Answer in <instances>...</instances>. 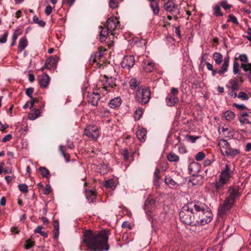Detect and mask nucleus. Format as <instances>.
Returning a JSON list of instances; mask_svg holds the SVG:
<instances>
[{"label":"nucleus","mask_w":251,"mask_h":251,"mask_svg":"<svg viewBox=\"0 0 251 251\" xmlns=\"http://www.w3.org/2000/svg\"><path fill=\"white\" fill-rule=\"evenodd\" d=\"M179 216L181 222L185 225L197 226L210 222L213 214L205 203L195 200L188 201L181 208Z\"/></svg>","instance_id":"1"},{"label":"nucleus","mask_w":251,"mask_h":251,"mask_svg":"<svg viewBox=\"0 0 251 251\" xmlns=\"http://www.w3.org/2000/svg\"><path fill=\"white\" fill-rule=\"evenodd\" d=\"M109 230L105 229L98 233L91 230L87 231L83 235V241L87 248V251H108L110 246L108 243Z\"/></svg>","instance_id":"2"},{"label":"nucleus","mask_w":251,"mask_h":251,"mask_svg":"<svg viewBox=\"0 0 251 251\" xmlns=\"http://www.w3.org/2000/svg\"><path fill=\"white\" fill-rule=\"evenodd\" d=\"M218 146H219L220 148L222 155L231 159L234 158L240 153L239 150L232 148L229 143L227 142V140L224 139H222L219 141Z\"/></svg>","instance_id":"3"},{"label":"nucleus","mask_w":251,"mask_h":251,"mask_svg":"<svg viewBox=\"0 0 251 251\" xmlns=\"http://www.w3.org/2000/svg\"><path fill=\"white\" fill-rule=\"evenodd\" d=\"M151 91L149 87H140L135 93L136 101L141 104H147L151 99Z\"/></svg>","instance_id":"4"},{"label":"nucleus","mask_w":251,"mask_h":251,"mask_svg":"<svg viewBox=\"0 0 251 251\" xmlns=\"http://www.w3.org/2000/svg\"><path fill=\"white\" fill-rule=\"evenodd\" d=\"M116 78L114 77H108L104 75L101 77L99 85L106 91H110L111 89L117 87Z\"/></svg>","instance_id":"5"},{"label":"nucleus","mask_w":251,"mask_h":251,"mask_svg":"<svg viewBox=\"0 0 251 251\" xmlns=\"http://www.w3.org/2000/svg\"><path fill=\"white\" fill-rule=\"evenodd\" d=\"M178 93L177 88L175 87L171 88L170 92L168 94L165 99V102L167 106H174L178 102L179 99L177 97Z\"/></svg>","instance_id":"6"},{"label":"nucleus","mask_w":251,"mask_h":251,"mask_svg":"<svg viewBox=\"0 0 251 251\" xmlns=\"http://www.w3.org/2000/svg\"><path fill=\"white\" fill-rule=\"evenodd\" d=\"M84 134L88 138L96 140L100 136L99 128L96 125L87 126L84 130Z\"/></svg>","instance_id":"7"},{"label":"nucleus","mask_w":251,"mask_h":251,"mask_svg":"<svg viewBox=\"0 0 251 251\" xmlns=\"http://www.w3.org/2000/svg\"><path fill=\"white\" fill-rule=\"evenodd\" d=\"M239 190V186H230L228 188L229 195L226 199L235 204L236 199L240 196Z\"/></svg>","instance_id":"8"},{"label":"nucleus","mask_w":251,"mask_h":251,"mask_svg":"<svg viewBox=\"0 0 251 251\" xmlns=\"http://www.w3.org/2000/svg\"><path fill=\"white\" fill-rule=\"evenodd\" d=\"M174 0L166 1L163 5V7L165 10L169 12L173 15L176 16L179 14V8L177 5L176 4Z\"/></svg>","instance_id":"9"},{"label":"nucleus","mask_w":251,"mask_h":251,"mask_svg":"<svg viewBox=\"0 0 251 251\" xmlns=\"http://www.w3.org/2000/svg\"><path fill=\"white\" fill-rule=\"evenodd\" d=\"M229 62V56L228 55H227L224 59V63L219 70L213 69L211 71L212 72V75L213 76H215L217 74H218L220 75H223L224 74L228 71Z\"/></svg>","instance_id":"10"},{"label":"nucleus","mask_w":251,"mask_h":251,"mask_svg":"<svg viewBox=\"0 0 251 251\" xmlns=\"http://www.w3.org/2000/svg\"><path fill=\"white\" fill-rule=\"evenodd\" d=\"M234 205L233 202L225 199L223 204L218 208V214L221 216H224Z\"/></svg>","instance_id":"11"},{"label":"nucleus","mask_w":251,"mask_h":251,"mask_svg":"<svg viewBox=\"0 0 251 251\" xmlns=\"http://www.w3.org/2000/svg\"><path fill=\"white\" fill-rule=\"evenodd\" d=\"M106 25L110 32L114 34V30L120 28V22L116 17H111L107 20Z\"/></svg>","instance_id":"12"},{"label":"nucleus","mask_w":251,"mask_h":251,"mask_svg":"<svg viewBox=\"0 0 251 251\" xmlns=\"http://www.w3.org/2000/svg\"><path fill=\"white\" fill-rule=\"evenodd\" d=\"M135 64V58L133 55H126L121 62V66L123 69L130 70Z\"/></svg>","instance_id":"13"},{"label":"nucleus","mask_w":251,"mask_h":251,"mask_svg":"<svg viewBox=\"0 0 251 251\" xmlns=\"http://www.w3.org/2000/svg\"><path fill=\"white\" fill-rule=\"evenodd\" d=\"M87 99L89 103H90L93 106H96L98 105V101L100 99V96L98 92H88Z\"/></svg>","instance_id":"14"},{"label":"nucleus","mask_w":251,"mask_h":251,"mask_svg":"<svg viewBox=\"0 0 251 251\" xmlns=\"http://www.w3.org/2000/svg\"><path fill=\"white\" fill-rule=\"evenodd\" d=\"M58 60L59 57L57 56L50 57L45 62V67H47L50 70L54 71L56 68Z\"/></svg>","instance_id":"15"},{"label":"nucleus","mask_w":251,"mask_h":251,"mask_svg":"<svg viewBox=\"0 0 251 251\" xmlns=\"http://www.w3.org/2000/svg\"><path fill=\"white\" fill-rule=\"evenodd\" d=\"M201 165L197 162L193 161L191 162L188 166V171L190 174L194 176L200 171Z\"/></svg>","instance_id":"16"},{"label":"nucleus","mask_w":251,"mask_h":251,"mask_svg":"<svg viewBox=\"0 0 251 251\" xmlns=\"http://www.w3.org/2000/svg\"><path fill=\"white\" fill-rule=\"evenodd\" d=\"M241 123L251 125V111L246 112L239 117Z\"/></svg>","instance_id":"17"},{"label":"nucleus","mask_w":251,"mask_h":251,"mask_svg":"<svg viewBox=\"0 0 251 251\" xmlns=\"http://www.w3.org/2000/svg\"><path fill=\"white\" fill-rule=\"evenodd\" d=\"M241 67L245 72V75L248 78L251 83V63H242Z\"/></svg>","instance_id":"18"},{"label":"nucleus","mask_w":251,"mask_h":251,"mask_svg":"<svg viewBox=\"0 0 251 251\" xmlns=\"http://www.w3.org/2000/svg\"><path fill=\"white\" fill-rule=\"evenodd\" d=\"M142 66L147 72L151 73L154 69L155 64L150 60H145L142 63Z\"/></svg>","instance_id":"19"},{"label":"nucleus","mask_w":251,"mask_h":251,"mask_svg":"<svg viewBox=\"0 0 251 251\" xmlns=\"http://www.w3.org/2000/svg\"><path fill=\"white\" fill-rule=\"evenodd\" d=\"M227 182L221 179L216 181L214 184V187L215 192H220L225 189V186Z\"/></svg>","instance_id":"20"},{"label":"nucleus","mask_w":251,"mask_h":251,"mask_svg":"<svg viewBox=\"0 0 251 251\" xmlns=\"http://www.w3.org/2000/svg\"><path fill=\"white\" fill-rule=\"evenodd\" d=\"M50 78L48 75L45 74L41 76L39 79V83L42 88H46L49 84Z\"/></svg>","instance_id":"21"},{"label":"nucleus","mask_w":251,"mask_h":251,"mask_svg":"<svg viewBox=\"0 0 251 251\" xmlns=\"http://www.w3.org/2000/svg\"><path fill=\"white\" fill-rule=\"evenodd\" d=\"M122 99L120 97H117L111 99L108 102V105L111 108L115 109L119 107L122 104Z\"/></svg>","instance_id":"22"},{"label":"nucleus","mask_w":251,"mask_h":251,"mask_svg":"<svg viewBox=\"0 0 251 251\" xmlns=\"http://www.w3.org/2000/svg\"><path fill=\"white\" fill-rule=\"evenodd\" d=\"M85 196L86 199L89 203L94 202L97 198V195L95 192L91 190L86 189Z\"/></svg>","instance_id":"23"},{"label":"nucleus","mask_w":251,"mask_h":251,"mask_svg":"<svg viewBox=\"0 0 251 251\" xmlns=\"http://www.w3.org/2000/svg\"><path fill=\"white\" fill-rule=\"evenodd\" d=\"M141 82L140 80L136 77L131 78L129 81V86L131 89L135 90L140 89Z\"/></svg>","instance_id":"24"},{"label":"nucleus","mask_w":251,"mask_h":251,"mask_svg":"<svg viewBox=\"0 0 251 251\" xmlns=\"http://www.w3.org/2000/svg\"><path fill=\"white\" fill-rule=\"evenodd\" d=\"M101 30L100 33V41L101 42H104L106 39L109 33L110 32L108 28L100 26Z\"/></svg>","instance_id":"25"},{"label":"nucleus","mask_w":251,"mask_h":251,"mask_svg":"<svg viewBox=\"0 0 251 251\" xmlns=\"http://www.w3.org/2000/svg\"><path fill=\"white\" fill-rule=\"evenodd\" d=\"M121 154L123 157V159L126 161L129 160L130 158H131V161L133 160L134 152H132L130 153L127 149L123 150L121 151Z\"/></svg>","instance_id":"26"},{"label":"nucleus","mask_w":251,"mask_h":251,"mask_svg":"<svg viewBox=\"0 0 251 251\" xmlns=\"http://www.w3.org/2000/svg\"><path fill=\"white\" fill-rule=\"evenodd\" d=\"M212 13L214 16L216 17H223L224 13L222 11L220 6L218 4H216L212 7Z\"/></svg>","instance_id":"27"},{"label":"nucleus","mask_w":251,"mask_h":251,"mask_svg":"<svg viewBox=\"0 0 251 251\" xmlns=\"http://www.w3.org/2000/svg\"><path fill=\"white\" fill-rule=\"evenodd\" d=\"M229 83L231 85V86L226 85V87L232 89L233 91H238L239 89V85L238 84V80L237 78L230 79Z\"/></svg>","instance_id":"28"},{"label":"nucleus","mask_w":251,"mask_h":251,"mask_svg":"<svg viewBox=\"0 0 251 251\" xmlns=\"http://www.w3.org/2000/svg\"><path fill=\"white\" fill-rule=\"evenodd\" d=\"M31 110L33 112L29 113L28 115V118L29 120H34L40 116V111L39 109L33 107V109Z\"/></svg>","instance_id":"29"},{"label":"nucleus","mask_w":251,"mask_h":251,"mask_svg":"<svg viewBox=\"0 0 251 251\" xmlns=\"http://www.w3.org/2000/svg\"><path fill=\"white\" fill-rule=\"evenodd\" d=\"M147 135V130L144 128H142L136 132L137 138L141 141H145Z\"/></svg>","instance_id":"30"},{"label":"nucleus","mask_w":251,"mask_h":251,"mask_svg":"<svg viewBox=\"0 0 251 251\" xmlns=\"http://www.w3.org/2000/svg\"><path fill=\"white\" fill-rule=\"evenodd\" d=\"M212 57L217 65H220L223 61H224L223 55L220 52H214Z\"/></svg>","instance_id":"31"},{"label":"nucleus","mask_w":251,"mask_h":251,"mask_svg":"<svg viewBox=\"0 0 251 251\" xmlns=\"http://www.w3.org/2000/svg\"><path fill=\"white\" fill-rule=\"evenodd\" d=\"M150 5L151 9V10L152 11L153 14L154 16H158L159 13L160 11V9L159 7V1L155 3H154V4H151V5Z\"/></svg>","instance_id":"32"},{"label":"nucleus","mask_w":251,"mask_h":251,"mask_svg":"<svg viewBox=\"0 0 251 251\" xmlns=\"http://www.w3.org/2000/svg\"><path fill=\"white\" fill-rule=\"evenodd\" d=\"M232 174V173L222 171L219 176V178L226 182H228L231 178Z\"/></svg>","instance_id":"33"},{"label":"nucleus","mask_w":251,"mask_h":251,"mask_svg":"<svg viewBox=\"0 0 251 251\" xmlns=\"http://www.w3.org/2000/svg\"><path fill=\"white\" fill-rule=\"evenodd\" d=\"M39 170L43 177L49 178L50 176V171L47 168L40 167L39 168Z\"/></svg>","instance_id":"34"},{"label":"nucleus","mask_w":251,"mask_h":251,"mask_svg":"<svg viewBox=\"0 0 251 251\" xmlns=\"http://www.w3.org/2000/svg\"><path fill=\"white\" fill-rule=\"evenodd\" d=\"M224 117L226 121H230L233 120L235 115L233 112L231 110H227L223 114Z\"/></svg>","instance_id":"35"},{"label":"nucleus","mask_w":251,"mask_h":251,"mask_svg":"<svg viewBox=\"0 0 251 251\" xmlns=\"http://www.w3.org/2000/svg\"><path fill=\"white\" fill-rule=\"evenodd\" d=\"M27 45V41L25 37L22 38L19 41L18 48L21 51H23Z\"/></svg>","instance_id":"36"},{"label":"nucleus","mask_w":251,"mask_h":251,"mask_svg":"<svg viewBox=\"0 0 251 251\" xmlns=\"http://www.w3.org/2000/svg\"><path fill=\"white\" fill-rule=\"evenodd\" d=\"M167 159L170 162H177L179 161V156L174 152H170L167 156Z\"/></svg>","instance_id":"37"},{"label":"nucleus","mask_w":251,"mask_h":251,"mask_svg":"<svg viewBox=\"0 0 251 251\" xmlns=\"http://www.w3.org/2000/svg\"><path fill=\"white\" fill-rule=\"evenodd\" d=\"M59 151H60L61 154L65 159L66 161L67 162H69L70 161V154L69 153H66L64 150V147L63 145H60L59 147Z\"/></svg>","instance_id":"38"},{"label":"nucleus","mask_w":251,"mask_h":251,"mask_svg":"<svg viewBox=\"0 0 251 251\" xmlns=\"http://www.w3.org/2000/svg\"><path fill=\"white\" fill-rule=\"evenodd\" d=\"M237 58H235L233 64V73L234 75L239 74L240 73L239 69V63L237 61Z\"/></svg>","instance_id":"39"},{"label":"nucleus","mask_w":251,"mask_h":251,"mask_svg":"<svg viewBox=\"0 0 251 251\" xmlns=\"http://www.w3.org/2000/svg\"><path fill=\"white\" fill-rule=\"evenodd\" d=\"M104 185L107 188L114 189L116 187L115 181L112 179L106 180Z\"/></svg>","instance_id":"40"},{"label":"nucleus","mask_w":251,"mask_h":251,"mask_svg":"<svg viewBox=\"0 0 251 251\" xmlns=\"http://www.w3.org/2000/svg\"><path fill=\"white\" fill-rule=\"evenodd\" d=\"M143 114V109L141 107H138L134 112V116L136 120H139Z\"/></svg>","instance_id":"41"},{"label":"nucleus","mask_w":251,"mask_h":251,"mask_svg":"<svg viewBox=\"0 0 251 251\" xmlns=\"http://www.w3.org/2000/svg\"><path fill=\"white\" fill-rule=\"evenodd\" d=\"M33 21L34 23L38 24L39 26L42 27H44L46 25V22L43 20H40L36 15L33 16Z\"/></svg>","instance_id":"42"},{"label":"nucleus","mask_w":251,"mask_h":251,"mask_svg":"<svg viewBox=\"0 0 251 251\" xmlns=\"http://www.w3.org/2000/svg\"><path fill=\"white\" fill-rule=\"evenodd\" d=\"M34 246V241H32L30 239H28L25 240L24 245V248L25 250H29Z\"/></svg>","instance_id":"43"},{"label":"nucleus","mask_w":251,"mask_h":251,"mask_svg":"<svg viewBox=\"0 0 251 251\" xmlns=\"http://www.w3.org/2000/svg\"><path fill=\"white\" fill-rule=\"evenodd\" d=\"M165 182L166 184L174 186L176 182L170 176H166L165 179Z\"/></svg>","instance_id":"44"},{"label":"nucleus","mask_w":251,"mask_h":251,"mask_svg":"<svg viewBox=\"0 0 251 251\" xmlns=\"http://www.w3.org/2000/svg\"><path fill=\"white\" fill-rule=\"evenodd\" d=\"M220 5L226 10L230 9L232 5L227 3L226 0H223L220 2Z\"/></svg>","instance_id":"45"},{"label":"nucleus","mask_w":251,"mask_h":251,"mask_svg":"<svg viewBox=\"0 0 251 251\" xmlns=\"http://www.w3.org/2000/svg\"><path fill=\"white\" fill-rule=\"evenodd\" d=\"M22 30L21 28H17L12 35V40L14 41H16L18 36L20 35L22 33Z\"/></svg>","instance_id":"46"},{"label":"nucleus","mask_w":251,"mask_h":251,"mask_svg":"<svg viewBox=\"0 0 251 251\" xmlns=\"http://www.w3.org/2000/svg\"><path fill=\"white\" fill-rule=\"evenodd\" d=\"M39 100L38 98H34L33 97L30 98V106H29V109L30 110L33 109V107L34 106L35 103H37L39 102Z\"/></svg>","instance_id":"47"},{"label":"nucleus","mask_w":251,"mask_h":251,"mask_svg":"<svg viewBox=\"0 0 251 251\" xmlns=\"http://www.w3.org/2000/svg\"><path fill=\"white\" fill-rule=\"evenodd\" d=\"M227 22H231L237 25H239V22L237 18L233 14H229L228 15V20H227Z\"/></svg>","instance_id":"48"},{"label":"nucleus","mask_w":251,"mask_h":251,"mask_svg":"<svg viewBox=\"0 0 251 251\" xmlns=\"http://www.w3.org/2000/svg\"><path fill=\"white\" fill-rule=\"evenodd\" d=\"M109 6L111 8L114 9L118 7V2L117 0H109Z\"/></svg>","instance_id":"49"},{"label":"nucleus","mask_w":251,"mask_h":251,"mask_svg":"<svg viewBox=\"0 0 251 251\" xmlns=\"http://www.w3.org/2000/svg\"><path fill=\"white\" fill-rule=\"evenodd\" d=\"M205 155L204 153L201 151V152H198L196 154V155L195 156V159L198 161H201L205 158Z\"/></svg>","instance_id":"50"},{"label":"nucleus","mask_w":251,"mask_h":251,"mask_svg":"<svg viewBox=\"0 0 251 251\" xmlns=\"http://www.w3.org/2000/svg\"><path fill=\"white\" fill-rule=\"evenodd\" d=\"M99 59H98V58L97 57V55H96L95 52L92 53L89 58V62L91 64H94L95 63H96L97 62V61L99 60Z\"/></svg>","instance_id":"51"},{"label":"nucleus","mask_w":251,"mask_h":251,"mask_svg":"<svg viewBox=\"0 0 251 251\" xmlns=\"http://www.w3.org/2000/svg\"><path fill=\"white\" fill-rule=\"evenodd\" d=\"M238 98L242 99V100H248L249 97L247 94L244 92H240L237 95Z\"/></svg>","instance_id":"52"},{"label":"nucleus","mask_w":251,"mask_h":251,"mask_svg":"<svg viewBox=\"0 0 251 251\" xmlns=\"http://www.w3.org/2000/svg\"><path fill=\"white\" fill-rule=\"evenodd\" d=\"M19 190L24 193H27L28 191V187L25 184H20L18 185Z\"/></svg>","instance_id":"53"},{"label":"nucleus","mask_w":251,"mask_h":251,"mask_svg":"<svg viewBox=\"0 0 251 251\" xmlns=\"http://www.w3.org/2000/svg\"><path fill=\"white\" fill-rule=\"evenodd\" d=\"M239 60L243 63H248V58L247 55L246 54H241L239 56Z\"/></svg>","instance_id":"54"},{"label":"nucleus","mask_w":251,"mask_h":251,"mask_svg":"<svg viewBox=\"0 0 251 251\" xmlns=\"http://www.w3.org/2000/svg\"><path fill=\"white\" fill-rule=\"evenodd\" d=\"M187 138L188 140L190 141L191 143H194L196 142L197 139L200 138V137L195 135H187Z\"/></svg>","instance_id":"55"},{"label":"nucleus","mask_w":251,"mask_h":251,"mask_svg":"<svg viewBox=\"0 0 251 251\" xmlns=\"http://www.w3.org/2000/svg\"><path fill=\"white\" fill-rule=\"evenodd\" d=\"M34 91V88L32 87H29L25 90V94L30 98L33 97L32 94Z\"/></svg>","instance_id":"56"},{"label":"nucleus","mask_w":251,"mask_h":251,"mask_svg":"<svg viewBox=\"0 0 251 251\" xmlns=\"http://www.w3.org/2000/svg\"><path fill=\"white\" fill-rule=\"evenodd\" d=\"M8 35L7 32H5L4 34L0 36V43H5L7 41V38Z\"/></svg>","instance_id":"57"},{"label":"nucleus","mask_w":251,"mask_h":251,"mask_svg":"<svg viewBox=\"0 0 251 251\" xmlns=\"http://www.w3.org/2000/svg\"><path fill=\"white\" fill-rule=\"evenodd\" d=\"M222 171L232 174L233 173V171H232L231 169V165L228 163H226L225 164V167Z\"/></svg>","instance_id":"58"},{"label":"nucleus","mask_w":251,"mask_h":251,"mask_svg":"<svg viewBox=\"0 0 251 251\" xmlns=\"http://www.w3.org/2000/svg\"><path fill=\"white\" fill-rule=\"evenodd\" d=\"M159 173H160V170L158 168H156L155 169V171L153 174V176H154L153 179L159 180L161 179V177L159 176Z\"/></svg>","instance_id":"59"},{"label":"nucleus","mask_w":251,"mask_h":251,"mask_svg":"<svg viewBox=\"0 0 251 251\" xmlns=\"http://www.w3.org/2000/svg\"><path fill=\"white\" fill-rule=\"evenodd\" d=\"M51 188L49 185H47L44 188L43 193L45 195H49L51 193Z\"/></svg>","instance_id":"60"},{"label":"nucleus","mask_w":251,"mask_h":251,"mask_svg":"<svg viewBox=\"0 0 251 251\" xmlns=\"http://www.w3.org/2000/svg\"><path fill=\"white\" fill-rule=\"evenodd\" d=\"M233 106L240 110H243L246 109V106L243 104H239L236 103H234L233 104Z\"/></svg>","instance_id":"61"},{"label":"nucleus","mask_w":251,"mask_h":251,"mask_svg":"<svg viewBox=\"0 0 251 251\" xmlns=\"http://www.w3.org/2000/svg\"><path fill=\"white\" fill-rule=\"evenodd\" d=\"M12 138V135L11 134L6 135L2 139V142H6L10 141Z\"/></svg>","instance_id":"62"},{"label":"nucleus","mask_w":251,"mask_h":251,"mask_svg":"<svg viewBox=\"0 0 251 251\" xmlns=\"http://www.w3.org/2000/svg\"><path fill=\"white\" fill-rule=\"evenodd\" d=\"M66 147H67L69 149H73L75 148V146L73 142L70 141V140H68L67 141V145H66Z\"/></svg>","instance_id":"63"},{"label":"nucleus","mask_w":251,"mask_h":251,"mask_svg":"<svg viewBox=\"0 0 251 251\" xmlns=\"http://www.w3.org/2000/svg\"><path fill=\"white\" fill-rule=\"evenodd\" d=\"M52 11V8L50 5H48L45 10V13L46 15H49Z\"/></svg>","instance_id":"64"}]
</instances>
